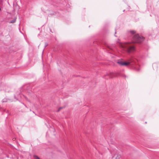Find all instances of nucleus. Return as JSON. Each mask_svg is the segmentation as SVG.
<instances>
[{"label":"nucleus","instance_id":"1a4fd4ad","mask_svg":"<svg viewBox=\"0 0 159 159\" xmlns=\"http://www.w3.org/2000/svg\"><path fill=\"white\" fill-rule=\"evenodd\" d=\"M34 158H35L36 159H39V158L37 156L34 155Z\"/></svg>","mask_w":159,"mask_h":159},{"label":"nucleus","instance_id":"6e6552de","mask_svg":"<svg viewBox=\"0 0 159 159\" xmlns=\"http://www.w3.org/2000/svg\"><path fill=\"white\" fill-rule=\"evenodd\" d=\"M2 101L3 102H7V99L4 98L3 99Z\"/></svg>","mask_w":159,"mask_h":159},{"label":"nucleus","instance_id":"39448f33","mask_svg":"<svg viewBox=\"0 0 159 159\" xmlns=\"http://www.w3.org/2000/svg\"><path fill=\"white\" fill-rule=\"evenodd\" d=\"M129 32L130 34H133L135 33L136 32L134 30H131L129 31Z\"/></svg>","mask_w":159,"mask_h":159},{"label":"nucleus","instance_id":"7ed1b4c3","mask_svg":"<svg viewBox=\"0 0 159 159\" xmlns=\"http://www.w3.org/2000/svg\"><path fill=\"white\" fill-rule=\"evenodd\" d=\"M117 63L120 66H127L130 64V62H123L121 60H119L117 61Z\"/></svg>","mask_w":159,"mask_h":159},{"label":"nucleus","instance_id":"f8f14e48","mask_svg":"<svg viewBox=\"0 0 159 159\" xmlns=\"http://www.w3.org/2000/svg\"><path fill=\"white\" fill-rule=\"evenodd\" d=\"M39 159H40L39 158Z\"/></svg>","mask_w":159,"mask_h":159},{"label":"nucleus","instance_id":"f03ea898","mask_svg":"<svg viewBox=\"0 0 159 159\" xmlns=\"http://www.w3.org/2000/svg\"><path fill=\"white\" fill-rule=\"evenodd\" d=\"M144 39V38L142 36H140L138 34L134 35L133 38L132 43H140Z\"/></svg>","mask_w":159,"mask_h":159},{"label":"nucleus","instance_id":"0eeeda50","mask_svg":"<svg viewBox=\"0 0 159 159\" xmlns=\"http://www.w3.org/2000/svg\"><path fill=\"white\" fill-rule=\"evenodd\" d=\"M130 62H135V60L134 59V58H132L130 60Z\"/></svg>","mask_w":159,"mask_h":159},{"label":"nucleus","instance_id":"20e7f679","mask_svg":"<svg viewBox=\"0 0 159 159\" xmlns=\"http://www.w3.org/2000/svg\"><path fill=\"white\" fill-rule=\"evenodd\" d=\"M16 18H15L13 20L10 21L9 23H14L16 21Z\"/></svg>","mask_w":159,"mask_h":159},{"label":"nucleus","instance_id":"9b49d317","mask_svg":"<svg viewBox=\"0 0 159 159\" xmlns=\"http://www.w3.org/2000/svg\"><path fill=\"white\" fill-rule=\"evenodd\" d=\"M47 43H46V45L45 46V47H46L47 46Z\"/></svg>","mask_w":159,"mask_h":159},{"label":"nucleus","instance_id":"9d476101","mask_svg":"<svg viewBox=\"0 0 159 159\" xmlns=\"http://www.w3.org/2000/svg\"><path fill=\"white\" fill-rule=\"evenodd\" d=\"M62 108V107H60V108L58 110V111H60V110Z\"/></svg>","mask_w":159,"mask_h":159},{"label":"nucleus","instance_id":"f257e3e1","mask_svg":"<svg viewBox=\"0 0 159 159\" xmlns=\"http://www.w3.org/2000/svg\"><path fill=\"white\" fill-rule=\"evenodd\" d=\"M129 42L120 43H119V46L125 49L129 53L133 52L135 50V48L134 46H130L129 45Z\"/></svg>","mask_w":159,"mask_h":159},{"label":"nucleus","instance_id":"423d86ee","mask_svg":"<svg viewBox=\"0 0 159 159\" xmlns=\"http://www.w3.org/2000/svg\"><path fill=\"white\" fill-rule=\"evenodd\" d=\"M121 156L120 155H118L116 159H120Z\"/></svg>","mask_w":159,"mask_h":159}]
</instances>
